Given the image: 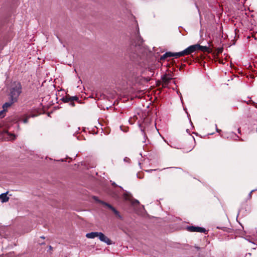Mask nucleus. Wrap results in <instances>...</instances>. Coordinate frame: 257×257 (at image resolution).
<instances>
[{
    "mask_svg": "<svg viewBox=\"0 0 257 257\" xmlns=\"http://www.w3.org/2000/svg\"><path fill=\"white\" fill-rule=\"evenodd\" d=\"M254 191V190H253L251 191H250V192L249 193V194H248V199H251V195H251V194H252V193Z\"/></svg>",
    "mask_w": 257,
    "mask_h": 257,
    "instance_id": "412c9836",
    "label": "nucleus"
},
{
    "mask_svg": "<svg viewBox=\"0 0 257 257\" xmlns=\"http://www.w3.org/2000/svg\"><path fill=\"white\" fill-rule=\"evenodd\" d=\"M98 232H91L87 233L86 236L88 238H94L96 237H98Z\"/></svg>",
    "mask_w": 257,
    "mask_h": 257,
    "instance_id": "4468645a",
    "label": "nucleus"
},
{
    "mask_svg": "<svg viewBox=\"0 0 257 257\" xmlns=\"http://www.w3.org/2000/svg\"><path fill=\"white\" fill-rule=\"evenodd\" d=\"M237 131H238V133L239 134H240V133H241L240 128H238Z\"/></svg>",
    "mask_w": 257,
    "mask_h": 257,
    "instance_id": "c85d7f7f",
    "label": "nucleus"
},
{
    "mask_svg": "<svg viewBox=\"0 0 257 257\" xmlns=\"http://www.w3.org/2000/svg\"><path fill=\"white\" fill-rule=\"evenodd\" d=\"M6 110H2L0 111V117L3 118L5 116V114L6 113Z\"/></svg>",
    "mask_w": 257,
    "mask_h": 257,
    "instance_id": "dca6fc26",
    "label": "nucleus"
},
{
    "mask_svg": "<svg viewBox=\"0 0 257 257\" xmlns=\"http://www.w3.org/2000/svg\"><path fill=\"white\" fill-rule=\"evenodd\" d=\"M197 50H200L203 52L210 53L211 50L207 46H202L200 44H196Z\"/></svg>",
    "mask_w": 257,
    "mask_h": 257,
    "instance_id": "6e6552de",
    "label": "nucleus"
},
{
    "mask_svg": "<svg viewBox=\"0 0 257 257\" xmlns=\"http://www.w3.org/2000/svg\"><path fill=\"white\" fill-rule=\"evenodd\" d=\"M217 228H219V229H223V230H224V228H225V227H221H221H217Z\"/></svg>",
    "mask_w": 257,
    "mask_h": 257,
    "instance_id": "cd10ccee",
    "label": "nucleus"
},
{
    "mask_svg": "<svg viewBox=\"0 0 257 257\" xmlns=\"http://www.w3.org/2000/svg\"><path fill=\"white\" fill-rule=\"evenodd\" d=\"M61 100L64 102H69L70 100L73 101H77L79 103V98L77 96H71L69 95H67L61 98Z\"/></svg>",
    "mask_w": 257,
    "mask_h": 257,
    "instance_id": "423d86ee",
    "label": "nucleus"
},
{
    "mask_svg": "<svg viewBox=\"0 0 257 257\" xmlns=\"http://www.w3.org/2000/svg\"><path fill=\"white\" fill-rule=\"evenodd\" d=\"M37 115V114H32L28 115V116H30V117H34L36 116Z\"/></svg>",
    "mask_w": 257,
    "mask_h": 257,
    "instance_id": "b1692460",
    "label": "nucleus"
},
{
    "mask_svg": "<svg viewBox=\"0 0 257 257\" xmlns=\"http://www.w3.org/2000/svg\"><path fill=\"white\" fill-rule=\"evenodd\" d=\"M187 229L190 232H203L206 234L207 233L206 232H207L205 228L199 226H188Z\"/></svg>",
    "mask_w": 257,
    "mask_h": 257,
    "instance_id": "7ed1b4c3",
    "label": "nucleus"
},
{
    "mask_svg": "<svg viewBox=\"0 0 257 257\" xmlns=\"http://www.w3.org/2000/svg\"><path fill=\"white\" fill-rule=\"evenodd\" d=\"M173 57V53L171 52H166L164 55L161 56L160 60H165L168 57Z\"/></svg>",
    "mask_w": 257,
    "mask_h": 257,
    "instance_id": "ddd939ff",
    "label": "nucleus"
},
{
    "mask_svg": "<svg viewBox=\"0 0 257 257\" xmlns=\"http://www.w3.org/2000/svg\"><path fill=\"white\" fill-rule=\"evenodd\" d=\"M190 140L192 141V140H193L194 141H195V139L193 137H190Z\"/></svg>",
    "mask_w": 257,
    "mask_h": 257,
    "instance_id": "a878e982",
    "label": "nucleus"
},
{
    "mask_svg": "<svg viewBox=\"0 0 257 257\" xmlns=\"http://www.w3.org/2000/svg\"><path fill=\"white\" fill-rule=\"evenodd\" d=\"M22 92L21 83L19 81H14L11 83L10 88V97L14 100L18 101V98Z\"/></svg>",
    "mask_w": 257,
    "mask_h": 257,
    "instance_id": "f257e3e1",
    "label": "nucleus"
},
{
    "mask_svg": "<svg viewBox=\"0 0 257 257\" xmlns=\"http://www.w3.org/2000/svg\"><path fill=\"white\" fill-rule=\"evenodd\" d=\"M156 170H157L156 169H150V170H146V172H148V173H151L153 171H156Z\"/></svg>",
    "mask_w": 257,
    "mask_h": 257,
    "instance_id": "4be33fe9",
    "label": "nucleus"
},
{
    "mask_svg": "<svg viewBox=\"0 0 257 257\" xmlns=\"http://www.w3.org/2000/svg\"><path fill=\"white\" fill-rule=\"evenodd\" d=\"M40 244L42 245V244H45V242H42V243H41Z\"/></svg>",
    "mask_w": 257,
    "mask_h": 257,
    "instance_id": "7c9ffc66",
    "label": "nucleus"
},
{
    "mask_svg": "<svg viewBox=\"0 0 257 257\" xmlns=\"http://www.w3.org/2000/svg\"><path fill=\"white\" fill-rule=\"evenodd\" d=\"M141 131L143 133V134L144 136V138H146L147 137V136H146V134H145V132H144V130L143 129V128H141Z\"/></svg>",
    "mask_w": 257,
    "mask_h": 257,
    "instance_id": "5701e85b",
    "label": "nucleus"
},
{
    "mask_svg": "<svg viewBox=\"0 0 257 257\" xmlns=\"http://www.w3.org/2000/svg\"><path fill=\"white\" fill-rule=\"evenodd\" d=\"M132 197V196H131V195L128 193L127 192L124 193L123 195V199L125 200L130 201L133 206H135L137 205H139L140 202L139 201V200L135 199H131Z\"/></svg>",
    "mask_w": 257,
    "mask_h": 257,
    "instance_id": "f03ea898",
    "label": "nucleus"
},
{
    "mask_svg": "<svg viewBox=\"0 0 257 257\" xmlns=\"http://www.w3.org/2000/svg\"><path fill=\"white\" fill-rule=\"evenodd\" d=\"M145 73L148 75V77L146 78V80L148 81L151 79L150 77L154 75L153 69L150 68L146 69Z\"/></svg>",
    "mask_w": 257,
    "mask_h": 257,
    "instance_id": "9b49d317",
    "label": "nucleus"
},
{
    "mask_svg": "<svg viewBox=\"0 0 257 257\" xmlns=\"http://www.w3.org/2000/svg\"><path fill=\"white\" fill-rule=\"evenodd\" d=\"M197 51L196 44L191 45L183 50L185 55L191 54Z\"/></svg>",
    "mask_w": 257,
    "mask_h": 257,
    "instance_id": "39448f33",
    "label": "nucleus"
},
{
    "mask_svg": "<svg viewBox=\"0 0 257 257\" xmlns=\"http://www.w3.org/2000/svg\"><path fill=\"white\" fill-rule=\"evenodd\" d=\"M98 237L100 241L106 243L107 244L110 245L112 244L111 240L106 236L103 233L99 232Z\"/></svg>",
    "mask_w": 257,
    "mask_h": 257,
    "instance_id": "0eeeda50",
    "label": "nucleus"
},
{
    "mask_svg": "<svg viewBox=\"0 0 257 257\" xmlns=\"http://www.w3.org/2000/svg\"><path fill=\"white\" fill-rule=\"evenodd\" d=\"M172 79V78L170 74H166L162 77V81L165 84H167Z\"/></svg>",
    "mask_w": 257,
    "mask_h": 257,
    "instance_id": "9d476101",
    "label": "nucleus"
},
{
    "mask_svg": "<svg viewBox=\"0 0 257 257\" xmlns=\"http://www.w3.org/2000/svg\"><path fill=\"white\" fill-rule=\"evenodd\" d=\"M223 51V48H218L217 49V53H221Z\"/></svg>",
    "mask_w": 257,
    "mask_h": 257,
    "instance_id": "6ab92c4d",
    "label": "nucleus"
},
{
    "mask_svg": "<svg viewBox=\"0 0 257 257\" xmlns=\"http://www.w3.org/2000/svg\"><path fill=\"white\" fill-rule=\"evenodd\" d=\"M30 118V116H26V118L23 120V122L27 123L28 122V119Z\"/></svg>",
    "mask_w": 257,
    "mask_h": 257,
    "instance_id": "f3484780",
    "label": "nucleus"
},
{
    "mask_svg": "<svg viewBox=\"0 0 257 257\" xmlns=\"http://www.w3.org/2000/svg\"><path fill=\"white\" fill-rule=\"evenodd\" d=\"M196 248L198 250V249H200V247H196Z\"/></svg>",
    "mask_w": 257,
    "mask_h": 257,
    "instance_id": "473e14b6",
    "label": "nucleus"
},
{
    "mask_svg": "<svg viewBox=\"0 0 257 257\" xmlns=\"http://www.w3.org/2000/svg\"><path fill=\"white\" fill-rule=\"evenodd\" d=\"M100 202L102 204L107 207L109 209H110L115 214V215L118 216L119 218H121V216L120 215L119 212L111 205L103 201H100Z\"/></svg>",
    "mask_w": 257,
    "mask_h": 257,
    "instance_id": "20e7f679",
    "label": "nucleus"
},
{
    "mask_svg": "<svg viewBox=\"0 0 257 257\" xmlns=\"http://www.w3.org/2000/svg\"><path fill=\"white\" fill-rule=\"evenodd\" d=\"M240 141H243V140H242V139H240Z\"/></svg>",
    "mask_w": 257,
    "mask_h": 257,
    "instance_id": "72a5a7b5",
    "label": "nucleus"
},
{
    "mask_svg": "<svg viewBox=\"0 0 257 257\" xmlns=\"http://www.w3.org/2000/svg\"><path fill=\"white\" fill-rule=\"evenodd\" d=\"M17 100H14L13 99V98L9 97V101L5 103H4L3 105V108L4 110H6V111H7V109L10 107L13 103L17 102Z\"/></svg>",
    "mask_w": 257,
    "mask_h": 257,
    "instance_id": "1a4fd4ad",
    "label": "nucleus"
},
{
    "mask_svg": "<svg viewBox=\"0 0 257 257\" xmlns=\"http://www.w3.org/2000/svg\"><path fill=\"white\" fill-rule=\"evenodd\" d=\"M217 130V131L218 132H219V131H221V130H218L217 128V130Z\"/></svg>",
    "mask_w": 257,
    "mask_h": 257,
    "instance_id": "2f4dec72",
    "label": "nucleus"
},
{
    "mask_svg": "<svg viewBox=\"0 0 257 257\" xmlns=\"http://www.w3.org/2000/svg\"><path fill=\"white\" fill-rule=\"evenodd\" d=\"M193 148V146H191L190 147H189L188 151L189 152L191 151L192 150Z\"/></svg>",
    "mask_w": 257,
    "mask_h": 257,
    "instance_id": "393cba45",
    "label": "nucleus"
},
{
    "mask_svg": "<svg viewBox=\"0 0 257 257\" xmlns=\"http://www.w3.org/2000/svg\"><path fill=\"white\" fill-rule=\"evenodd\" d=\"M68 103H69V105L72 107H74L75 106V103L73 101L70 100Z\"/></svg>",
    "mask_w": 257,
    "mask_h": 257,
    "instance_id": "aec40b11",
    "label": "nucleus"
},
{
    "mask_svg": "<svg viewBox=\"0 0 257 257\" xmlns=\"http://www.w3.org/2000/svg\"><path fill=\"white\" fill-rule=\"evenodd\" d=\"M40 237H41V238H42V239H45V237L44 236H41Z\"/></svg>",
    "mask_w": 257,
    "mask_h": 257,
    "instance_id": "c756f323",
    "label": "nucleus"
},
{
    "mask_svg": "<svg viewBox=\"0 0 257 257\" xmlns=\"http://www.w3.org/2000/svg\"><path fill=\"white\" fill-rule=\"evenodd\" d=\"M8 193V191L6 193H2L0 195V199L2 200L3 203L7 202L9 200V197L7 196V194Z\"/></svg>",
    "mask_w": 257,
    "mask_h": 257,
    "instance_id": "f8f14e48",
    "label": "nucleus"
},
{
    "mask_svg": "<svg viewBox=\"0 0 257 257\" xmlns=\"http://www.w3.org/2000/svg\"><path fill=\"white\" fill-rule=\"evenodd\" d=\"M92 198H93V199L94 200H95V201H97L98 202H99V203H101H101L100 202V201H101V200H99V199H98V197L95 196H93L92 197Z\"/></svg>",
    "mask_w": 257,
    "mask_h": 257,
    "instance_id": "a211bd4d",
    "label": "nucleus"
},
{
    "mask_svg": "<svg viewBox=\"0 0 257 257\" xmlns=\"http://www.w3.org/2000/svg\"><path fill=\"white\" fill-rule=\"evenodd\" d=\"M184 56V54L183 53V51L179 52L173 53V57H175L176 58H178Z\"/></svg>",
    "mask_w": 257,
    "mask_h": 257,
    "instance_id": "2eb2a0df",
    "label": "nucleus"
},
{
    "mask_svg": "<svg viewBox=\"0 0 257 257\" xmlns=\"http://www.w3.org/2000/svg\"><path fill=\"white\" fill-rule=\"evenodd\" d=\"M52 249H53L52 246H51V245H49V250H52Z\"/></svg>",
    "mask_w": 257,
    "mask_h": 257,
    "instance_id": "bb28decb",
    "label": "nucleus"
}]
</instances>
